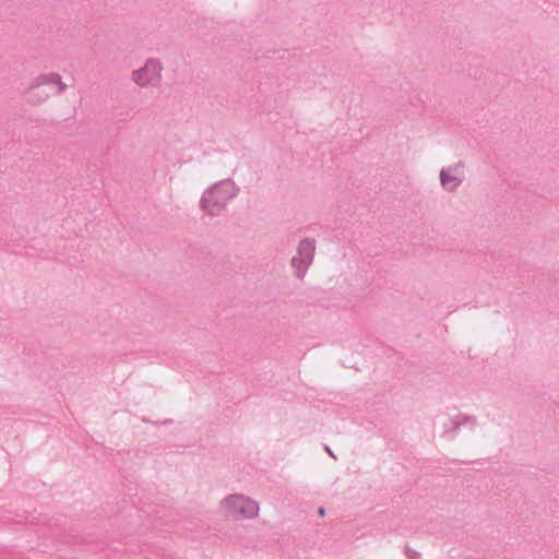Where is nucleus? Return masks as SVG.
I'll return each mask as SVG.
<instances>
[{
    "label": "nucleus",
    "instance_id": "1",
    "mask_svg": "<svg viewBox=\"0 0 559 559\" xmlns=\"http://www.w3.org/2000/svg\"><path fill=\"white\" fill-rule=\"evenodd\" d=\"M67 88V83L58 72H45L31 81L27 94L32 103L44 104L51 97L63 94Z\"/></svg>",
    "mask_w": 559,
    "mask_h": 559
},
{
    "label": "nucleus",
    "instance_id": "2",
    "mask_svg": "<svg viewBox=\"0 0 559 559\" xmlns=\"http://www.w3.org/2000/svg\"><path fill=\"white\" fill-rule=\"evenodd\" d=\"M226 515L238 519H253L259 514V506L252 499L242 495H230L221 502Z\"/></svg>",
    "mask_w": 559,
    "mask_h": 559
},
{
    "label": "nucleus",
    "instance_id": "3",
    "mask_svg": "<svg viewBox=\"0 0 559 559\" xmlns=\"http://www.w3.org/2000/svg\"><path fill=\"white\" fill-rule=\"evenodd\" d=\"M234 194V187L231 183L225 182L213 187L209 190L203 199L202 204L204 210L214 214L218 212L225 202Z\"/></svg>",
    "mask_w": 559,
    "mask_h": 559
},
{
    "label": "nucleus",
    "instance_id": "4",
    "mask_svg": "<svg viewBox=\"0 0 559 559\" xmlns=\"http://www.w3.org/2000/svg\"><path fill=\"white\" fill-rule=\"evenodd\" d=\"M162 71V63L150 59L143 67L132 72V81L141 87L156 86L160 82Z\"/></svg>",
    "mask_w": 559,
    "mask_h": 559
},
{
    "label": "nucleus",
    "instance_id": "5",
    "mask_svg": "<svg viewBox=\"0 0 559 559\" xmlns=\"http://www.w3.org/2000/svg\"><path fill=\"white\" fill-rule=\"evenodd\" d=\"M316 251V242L311 239H305L299 242L297 255L293 258L292 265L295 269V274L302 277L313 260Z\"/></svg>",
    "mask_w": 559,
    "mask_h": 559
},
{
    "label": "nucleus",
    "instance_id": "6",
    "mask_svg": "<svg viewBox=\"0 0 559 559\" xmlns=\"http://www.w3.org/2000/svg\"><path fill=\"white\" fill-rule=\"evenodd\" d=\"M463 179V169L461 166H454L441 171V185L452 190L460 185Z\"/></svg>",
    "mask_w": 559,
    "mask_h": 559
},
{
    "label": "nucleus",
    "instance_id": "7",
    "mask_svg": "<svg viewBox=\"0 0 559 559\" xmlns=\"http://www.w3.org/2000/svg\"><path fill=\"white\" fill-rule=\"evenodd\" d=\"M319 513H320V515H321V516H323V515H324V510L321 508V509L319 510Z\"/></svg>",
    "mask_w": 559,
    "mask_h": 559
}]
</instances>
